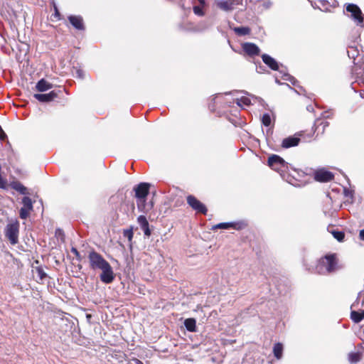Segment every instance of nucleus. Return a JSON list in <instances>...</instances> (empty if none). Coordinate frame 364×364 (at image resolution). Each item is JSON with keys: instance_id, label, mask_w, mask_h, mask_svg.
<instances>
[{"instance_id": "obj_1", "label": "nucleus", "mask_w": 364, "mask_h": 364, "mask_svg": "<svg viewBox=\"0 0 364 364\" xmlns=\"http://www.w3.org/2000/svg\"><path fill=\"white\" fill-rule=\"evenodd\" d=\"M90 267L93 270H101L100 280L105 284H110L114 279L112 267L104 257L95 251L88 255Z\"/></svg>"}, {"instance_id": "obj_2", "label": "nucleus", "mask_w": 364, "mask_h": 364, "mask_svg": "<svg viewBox=\"0 0 364 364\" xmlns=\"http://www.w3.org/2000/svg\"><path fill=\"white\" fill-rule=\"evenodd\" d=\"M336 258L333 255L321 258L316 266V272L320 274L331 273L336 269Z\"/></svg>"}, {"instance_id": "obj_3", "label": "nucleus", "mask_w": 364, "mask_h": 364, "mask_svg": "<svg viewBox=\"0 0 364 364\" xmlns=\"http://www.w3.org/2000/svg\"><path fill=\"white\" fill-rule=\"evenodd\" d=\"M149 186L150 185L148 183H140L134 188L135 197L137 200V206L141 210H143L142 209L145 207V201L149 192Z\"/></svg>"}, {"instance_id": "obj_4", "label": "nucleus", "mask_w": 364, "mask_h": 364, "mask_svg": "<svg viewBox=\"0 0 364 364\" xmlns=\"http://www.w3.org/2000/svg\"><path fill=\"white\" fill-rule=\"evenodd\" d=\"M268 165L271 168L277 171L281 175L288 168L287 163L279 156L273 154L268 159Z\"/></svg>"}, {"instance_id": "obj_5", "label": "nucleus", "mask_w": 364, "mask_h": 364, "mask_svg": "<svg viewBox=\"0 0 364 364\" xmlns=\"http://www.w3.org/2000/svg\"><path fill=\"white\" fill-rule=\"evenodd\" d=\"M18 232L19 223L17 221L9 223L4 230L5 236L11 245H16L18 242Z\"/></svg>"}, {"instance_id": "obj_6", "label": "nucleus", "mask_w": 364, "mask_h": 364, "mask_svg": "<svg viewBox=\"0 0 364 364\" xmlns=\"http://www.w3.org/2000/svg\"><path fill=\"white\" fill-rule=\"evenodd\" d=\"M346 11L350 13V18L360 27H364V15L360 8L353 4H348L346 6Z\"/></svg>"}, {"instance_id": "obj_7", "label": "nucleus", "mask_w": 364, "mask_h": 364, "mask_svg": "<svg viewBox=\"0 0 364 364\" xmlns=\"http://www.w3.org/2000/svg\"><path fill=\"white\" fill-rule=\"evenodd\" d=\"M187 203L191 207V208L198 213H202L205 215L207 213V208L205 205L198 200L194 196L189 195L186 198Z\"/></svg>"}, {"instance_id": "obj_8", "label": "nucleus", "mask_w": 364, "mask_h": 364, "mask_svg": "<svg viewBox=\"0 0 364 364\" xmlns=\"http://www.w3.org/2000/svg\"><path fill=\"white\" fill-rule=\"evenodd\" d=\"M314 178L316 181L319 182H328L333 178V174L326 170L321 169L315 173Z\"/></svg>"}, {"instance_id": "obj_9", "label": "nucleus", "mask_w": 364, "mask_h": 364, "mask_svg": "<svg viewBox=\"0 0 364 364\" xmlns=\"http://www.w3.org/2000/svg\"><path fill=\"white\" fill-rule=\"evenodd\" d=\"M58 95L56 91L52 90L46 94H34L33 97L41 102H49L58 97Z\"/></svg>"}, {"instance_id": "obj_10", "label": "nucleus", "mask_w": 364, "mask_h": 364, "mask_svg": "<svg viewBox=\"0 0 364 364\" xmlns=\"http://www.w3.org/2000/svg\"><path fill=\"white\" fill-rule=\"evenodd\" d=\"M245 53L250 56L259 55L260 50L257 46L252 43H245L242 46Z\"/></svg>"}, {"instance_id": "obj_11", "label": "nucleus", "mask_w": 364, "mask_h": 364, "mask_svg": "<svg viewBox=\"0 0 364 364\" xmlns=\"http://www.w3.org/2000/svg\"><path fill=\"white\" fill-rule=\"evenodd\" d=\"M300 141V139L297 136H289L285 138L282 141V146L283 148L288 149L290 147H293L297 146Z\"/></svg>"}, {"instance_id": "obj_12", "label": "nucleus", "mask_w": 364, "mask_h": 364, "mask_svg": "<svg viewBox=\"0 0 364 364\" xmlns=\"http://www.w3.org/2000/svg\"><path fill=\"white\" fill-rule=\"evenodd\" d=\"M263 62L268 65L271 69L277 70L279 69L278 63L271 56L267 54H263L262 55Z\"/></svg>"}, {"instance_id": "obj_13", "label": "nucleus", "mask_w": 364, "mask_h": 364, "mask_svg": "<svg viewBox=\"0 0 364 364\" xmlns=\"http://www.w3.org/2000/svg\"><path fill=\"white\" fill-rule=\"evenodd\" d=\"M53 87V84L48 82L45 79H41L36 83V89L40 92H43L52 89Z\"/></svg>"}, {"instance_id": "obj_14", "label": "nucleus", "mask_w": 364, "mask_h": 364, "mask_svg": "<svg viewBox=\"0 0 364 364\" xmlns=\"http://www.w3.org/2000/svg\"><path fill=\"white\" fill-rule=\"evenodd\" d=\"M70 23L78 30L84 29L83 21L80 16H70L68 18Z\"/></svg>"}, {"instance_id": "obj_15", "label": "nucleus", "mask_w": 364, "mask_h": 364, "mask_svg": "<svg viewBox=\"0 0 364 364\" xmlns=\"http://www.w3.org/2000/svg\"><path fill=\"white\" fill-rule=\"evenodd\" d=\"M10 186L14 189L15 191H18L21 194L23 195H27L28 194L27 188L25 187L19 181H13L10 183Z\"/></svg>"}, {"instance_id": "obj_16", "label": "nucleus", "mask_w": 364, "mask_h": 364, "mask_svg": "<svg viewBox=\"0 0 364 364\" xmlns=\"http://www.w3.org/2000/svg\"><path fill=\"white\" fill-rule=\"evenodd\" d=\"M232 101L233 103H236L239 107H242L243 105L247 106L251 103L250 99L246 96L232 98Z\"/></svg>"}, {"instance_id": "obj_17", "label": "nucleus", "mask_w": 364, "mask_h": 364, "mask_svg": "<svg viewBox=\"0 0 364 364\" xmlns=\"http://www.w3.org/2000/svg\"><path fill=\"white\" fill-rule=\"evenodd\" d=\"M350 318L355 323H359L364 318V310L360 311H351Z\"/></svg>"}, {"instance_id": "obj_18", "label": "nucleus", "mask_w": 364, "mask_h": 364, "mask_svg": "<svg viewBox=\"0 0 364 364\" xmlns=\"http://www.w3.org/2000/svg\"><path fill=\"white\" fill-rule=\"evenodd\" d=\"M361 359V353L358 352H350L348 354V360L350 363L354 364Z\"/></svg>"}, {"instance_id": "obj_19", "label": "nucleus", "mask_w": 364, "mask_h": 364, "mask_svg": "<svg viewBox=\"0 0 364 364\" xmlns=\"http://www.w3.org/2000/svg\"><path fill=\"white\" fill-rule=\"evenodd\" d=\"M196 322L194 318H187L184 321V326H186V329L191 332L196 331Z\"/></svg>"}, {"instance_id": "obj_20", "label": "nucleus", "mask_w": 364, "mask_h": 364, "mask_svg": "<svg viewBox=\"0 0 364 364\" xmlns=\"http://www.w3.org/2000/svg\"><path fill=\"white\" fill-rule=\"evenodd\" d=\"M274 355L277 358L280 359L282 357L283 346L280 343H277L274 346L273 348Z\"/></svg>"}, {"instance_id": "obj_21", "label": "nucleus", "mask_w": 364, "mask_h": 364, "mask_svg": "<svg viewBox=\"0 0 364 364\" xmlns=\"http://www.w3.org/2000/svg\"><path fill=\"white\" fill-rule=\"evenodd\" d=\"M229 229L234 228L235 230H241L247 226V223L244 221L232 222L228 224Z\"/></svg>"}, {"instance_id": "obj_22", "label": "nucleus", "mask_w": 364, "mask_h": 364, "mask_svg": "<svg viewBox=\"0 0 364 364\" xmlns=\"http://www.w3.org/2000/svg\"><path fill=\"white\" fill-rule=\"evenodd\" d=\"M234 31L238 36H245L250 33V29L248 27H235L233 28Z\"/></svg>"}, {"instance_id": "obj_23", "label": "nucleus", "mask_w": 364, "mask_h": 364, "mask_svg": "<svg viewBox=\"0 0 364 364\" xmlns=\"http://www.w3.org/2000/svg\"><path fill=\"white\" fill-rule=\"evenodd\" d=\"M23 208L28 209L30 210H33V202L29 197L25 196L22 199Z\"/></svg>"}, {"instance_id": "obj_24", "label": "nucleus", "mask_w": 364, "mask_h": 364, "mask_svg": "<svg viewBox=\"0 0 364 364\" xmlns=\"http://www.w3.org/2000/svg\"><path fill=\"white\" fill-rule=\"evenodd\" d=\"M363 73L364 68L362 66L355 65L352 70L353 75H357L356 79L358 81L359 80V78L363 76Z\"/></svg>"}, {"instance_id": "obj_25", "label": "nucleus", "mask_w": 364, "mask_h": 364, "mask_svg": "<svg viewBox=\"0 0 364 364\" xmlns=\"http://www.w3.org/2000/svg\"><path fill=\"white\" fill-rule=\"evenodd\" d=\"M215 4L217 7L220 9L221 10H223L225 11H228V1L226 0H220L215 1Z\"/></svg>"}, {"instance_id": "obj_26", "label": "nucleus", "mask_w": 364, "mask_h": 364, "mask_svg": "<svg viewBox=\"0 0 364 364\" xmlns=\"http://www.w3.org/2000/svg\"><path fill=\"white\" fill-rule=\"evenodd\" d=\"M137 221L139 225L141 226V229L146 228V226H149L148 220L144 215L139 216L137 218Z\"/></svg>"}, {"instance_id": "obj_27", "label": "nucleus", "mask_w": 364, "mask_h": 364, "mask_svg": "<svg viewBox=\"0 0 364 364\" xmlns=\"http://www.w3.org/2000/svg\"><path fill=\"white\" fill-rule=\"evenodd\" d=\"M348 55L350 58L355 59V57L358 55V50L355 47H350V49L348 50Z\"/></svg>"}, {"instance_id": "obj_28", "label": "nucleus", "mask_w": 364, "mask_h": 364, "mask_svg": "<svg viewBox=\"0 0 364 364\" xmlns=\"http://www.w3.org/2000/svg\"><path fill=\"white\" fill-rule=\"evenodd\" d=\"M35 271L41 280L46 277L47 274L41 267H36Z\"/></svg>"}, {"instance_id": "obj_29", "label": "nucleus", "mask_w": 364, "mask_h": 364, "mask_svg": "<svg viewBox=\"0 0 364 364\" xmlns=\"http://www.w3.org/2000/svg\"><path fill=\"white\" fill-rule=\"evenodd\" d=\"M262 122L265 127H269L271 124V117L269 114H263L262 117Z\"/></svg>"}, {"instance_id": "obj_30", "label": "nucleus", "mask_w": 364, "mask_h": 364, "mask_svg": "<svg viewBox=\"0 0 364 364\" xmlns=\"http://www.w3.org/2000/svg\"><path fill=\"white\" fill-rule=\"evenodd\" d=\"M333 237L339 242L343 241L344 238V233L341 231H332Z\"/></svg>"}, {"instance_id": "obj_31", "label": "nucleus", "mask_w": 364, "mask_h": 364, "mask_svg": "<svg viewBox=\"0 0 364 364\" xmlns=\"http://www.w3.org/2000/svg\"><path fill=\"white\" fill-rule=\"evenodd\" d=\"M123 235L124 237L127 238L129 242H131L134 235L132 229L124 230L123 232Z\"/></svg>"}, {"instance_id": "obj_32", "label": "nucleus", "mask_w": 364, "mask_h": 364, "mask_svg": "<svg viewBox=\"0 0 364 364\" xmlns=\"http://www.w3.org/2000/svg\"><path fill=\"white\" fill-rule=\"evenodd\" d=\"M31 211V210L28 209L21 208L19 213L21 218L26 219L28 217Z\"/></svg>"}, {"instance_id": "obj_33", "label": "nucleus", "mask_w": 364, "mask_h": 364, "mask_svg": "<svg viewBox=\"0 0 364 364\" xmlns=\"http://www.w3.org/2000/svg\"><path fill=\"white\" fill-rule=\"evenodd\" d=\"M217 229H228V223H221L212 226L211 230H215Z\"/></svg>"}, {"instance_id": "obj_34", "label": "nucleus", "mask_w": 364, "mask_h": 364, "mask_svg": "<svg viewBox=\"0 0 364 364\" xmlns=\"http://www.w3.org/2000/svg\"><path fill=\"white\" fill-rule=\"evenodd\" d=\"M193 12L195 14H196L199 16H202L204 14V13L203 11V9L200 6H195L193 7Z\"/></svg>"}, {"instance_id": "obj_35", "label": "nucleus", "mask_w": 364, "mask_h": 364, "mask_svg": "<svg viewBox=\"0 0 364 364\" xmlns=\"http://www.w3.org/2000/svg\"><path fill=\"white\" fill-rule=\"evenodd\" d=\"M242 0H229V10L232 9L234 6L242 4Z\"/></svg>"}, {"instance_id": "obj_36", "label": "nucleus", "mask_w": 364, "mask_h": 364, "mask_svg": "<svg viewBox=\"0 0 364 364\" xmlns=\"http://www.w3.org/2000/svg\"><path fill=\"white\" fill-rule=\"evenodd\" d=\"M71 252L76 256L77 260H79V261L81 260V256H80L79 252L77 251V250L75 247H72L71 248Z\"/></svg>"}, {"instance_id": "obj_37", "label": "nucleus", "mask_w": 364, "mask_h": 364, "mask_svg": "<svg viewBox=\"0 0 364 364\" xmlns=\"http://www.w3.org/2000/svg\"><path fill=\"white\" fill-rule=\"evenodd\" d=\"M284 79H285V80H289L292 84L295 85V81H296V80H295L293 77H291L290 75H289V74H285V75H284Z\"/></svg>"}, {"instance_id": "obj_38", "label": "nucleus", "mask_w": 364, "mask_h": 364, "mask_svg": "<svg viewBox=\"0 0 364 364\" xmlns=\"http://www.w3.org/2000/svg\"><path fill=\"white\" fill-rule=\"evenodd\" d=\"M75 75L79 78H82L84 77V73L82 70L76 69L75 70Z\"/></svg>"}, {"instance_id": "obj_39", "label": "nucleus", "mask_w": 364, "mask_h": 364, "mask_svg": "<svg viewBox=\"0 0 364 364\" xmlns=\"http://www.w3.org/2000/svg\"><path fill=\"white\" fill-rule=\"evenodd\" d=\"M144 230V235L146 236H150L151 235V230H149V226H146V228H142Z\"/></svg>"}, {"instance_id": "obj_40", "label": "nucleus", "mask_w": 364, "mask_h": 364, "mask_svg": "<svg viewBox=\"0 0 364 364\" xmlns=\"http://www.w3.org/2000/svg\"><path fill=\"white\" fill-rule=\"evenodd\" d=\"M6 134L4 133L1 127L0 126V139L4 140L6 138Z\"/></svg>"}, {"instance_id": "obj_41", "label": "nucleus", "mask_w": 364, "mask_h": 364, "mask_svg": "<svg viewBox=\"0 0 364 364\" xmlns=\"http://www.w3.org/2000/svg\"><path fill=\"white\" fill-rule=\"evenodd\" d=\"M359 237L360 240H364V229L360 231Z\"/></svg>"}, {"instance_id": "obj_42", "label": "nucleus", "mask_w": 364, "mask_h": 364, "mask_svg": "<svg viewBox=\"0 0 364 364\" xmlns=\"http://www.w3.org/2000/svg\"><path fill=\"white\" fill-rule=\"evenodd\" d=\"M220 97H221V95H217L215 97V98L214 99V103L215 104L217 105L219 102Z\"/></svg>"}, {"instance_id": "obj_43", "label": "nucleus", "mask_w": 364, "mask_h": 364, "mask_svg": "<svg viewBox=\"0 0 364 364\" xmlns=\"http://www.w3.org/2000/svg\"><path fill=\"white\" fill-rule=\"evenodd\" d=\"M199 1H200V5H201L202 6H204V4H205V1H204V0H199Z\"/></svg>"}, {"instance_id": "obj_44", "label": "nucleus", "mask_w": 364, "mask_h": 364, "mask_svg": "<svg viewBox=\"0 0 364 364\" xmlns=\"http://www.w3.org/2000/svg\"><path fill=\"white\" fill-rule=\"evenodd\" d=\"M55 16H59V13H58V10H57L56 7H55Z\"/></svg>"}]
</instances>
